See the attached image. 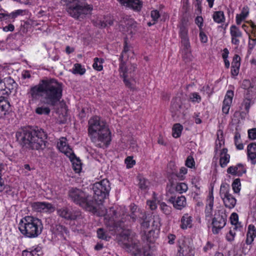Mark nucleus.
<instances>
[{
	"instance_id": "1",
	"label": "nucleus",
	"mask_w": 256,
	"mask_h": 256,
	"mask_svg": "<svg viewBox=\"0 0 256 256\" xmlns=\"http://www.w3.org/2000/svg\"><path fill=\"white\" fill-rule=\"evenodd\" d=\"M62 84L55 79L41 80L39 84L30 89L28 96L30 103L38 100L42 97V101L50 106H57L62 98Z\"/></svg>"
},
{
	"instance_id": "2",
	"label": "nucleus",
	"mask_w": 256,
	"mask_h": 256,
	"mask_svg": "<svg viewBox=\"0 0 256 256\" xmlns=\"http://www.w3.org/2000/svg\"><path fill=\"white\" fill-rule=\"evenodd\" d=\"M17 141L23 147L32 150H44L46 146V135L42 129L38 128H26L16 132Z\"/></svg>"
},
{
	"instance_id": "3",
	"label": "nucleus",
	"mask_w": 256,
	"mask_h": 256,
	"mask_svg": "<svg viewBox=\"0 0 256 256\" xmlns=\"http://www.w3.org/2000/svg\"><path fill=\"white\" fill-rule=\"evenodd\" d=\"M88 134L92 142L98 148L107 147L111 141L110 132L105 122L94 116L88 122Z\"/></svg>"
},
{
	"instance_id": "4",
	"label": "nucleus",
	"mask_w": 256,
	"mask_h": 256,
	"mask_svg": "<svg viewBox=\"0 0 256 256\" xmlns=\"http://www.w3.org/2000/svg\"><path fill=\"white\" fill-rule=\"evenodd\" d=\"M87 0H61V4L66 7L68 14L73 18L78 20L84 18L90 14L93 10V6L88 4Z\"/></svg>"
},
{
	"instance_id": "5",
	"label": "nucleus",
	"mask_w": 256,
	"mask_h": 256,
	"mask_svg": "<svg viewBox=\"0 0 256 256\" xmlns=\"http://www.w3.org/2000/svg\"><path fill=\"white\" fill-rule=\"evenodd\" d=\"M18 229L26 237L35 238L42 233L43 224L40 219L31 216H26L20 220Z\"/></svg>"
},
{
	"instance_id": "6",
	"label": "nucleus",
	"mask_w": 256,
	"mask_h": 256,
	"mask_svg": "<svg viewBox=\"0 0 256 256\" xmlns=\"http://www.w3.org/2000/svg\"><path fill=\"white\" fill-rule=\"evenodd\" d=\"M69 198L76 204H78L86 210L92 213L97 212L95 206V201H94L91 196L87 194L82 189L76 188H71L68 192Z\"/></svg>"
},
{
	"instance_id": "7",
	"label": "nucleus",
	"mask_w": 256,
	"mask_h": 256,
	"mask_svg": "<svg viewBox=\"0 0 256 256\" xmlns=\"http://www.w3.org/2000/svg\"><path fill=\"white\" fill-rule=\"evenodd\" d=\"M92 190L94 194L92 200L95 201V206L96 207V204H102L108 195L110 190V182L107 180H103L94 184Z\"/></svg>"
},
{
	"instance_id": "8",
	"label": "nucleus",
	"mask_w": 256,
	"mask_h": 256,
	"mask_svg": "<svg viewBox=\"0 0 256 256\" xmlns=\"http://www.w3.org/2000/svg\"><path fill=\"white\" fill-rule=\"evenodd\" d=\"M112 212V215L111 214H106L105 217V224L109 228L110 230H113L116 228H120L121 229H124L129 226V223H126V220H124V218H122L119 222H116L114 216H116V212L114 210L110 208V212Z\"/></svg>"
},
{
	"instance_id": "9",
	"label": "nucleus",
	"mask_w": 256,
	"mask_h": 256,
	"mask_svg": "<svg viewBox=\"0 0 256 256\" xmlns=\"http://www.w3.org/2000/svg\"><path fill=\"white\" fill-rule=\"evenodd\" d=\"M230 188L228 185L222 184L220 188V194L222 199L226 207L232 208L236 204V199L229 192Z\"/></svg>"
},
{
	"instance_id": "10",
	"label": "nucleus",
	"mask_w": 256,
	"mask_h": 256,
	"mask_svg": "<svg viewBox=\"0 0 256 256\" xmlns=\"http://www.w3.org/2000/svg\"><path fill=\"white\" fill-rule=\"evenodd\" d=\"M179 35L182 39V43L184 46V48L187 52L190 48V44L188 37V20L185 18H182L178 25Z\"/></svg>"
},
{
	"instance_id": "11",
	"label": "nucleus",
	"mask_w": 256,
	"mask_h": 256,
	"mask_svg": "<svg viewBox=\"0 0 256 256\" xmlns=\"http://www.w3.org/2000/svg\"><path fill=\"white\" fill-rule=\"evenodd\" d=\"M58 214L67 220H75L81 216L80 212L67 207H63L57 210Z\"/></svg>"
},
{
	"instance_id": "12",
	"label": "nucleus",
	"mask_w": 256,
	"mask_h": 256,
	"mask_svg": "<svg viewBox=\"0 0 256 256\" xmlns=\"http://www.w3.org/2000/svg\"><path fill=\"white\" fill-rule=\"evenodd\" d=\"M31 206L38 212L52 213L55 210V207L52 204L46 202H34L31 203Z\"/></svg>"
},
{
	"instance_id": "13",
	"label": "nucleus",
	"mask_w": 256,
	"mask_h": 256,
	"mask_svg": "<svg viewBox=\"0 0 256 256\" xmlns=\"http://www.w3.org/2000/svg\"><path fill=\"white\" fill-rule=\"evenodd\" d=\"M123 248L136 256L140 255L142 252L140 243L135 238L130 243H125V246Z\"/></svg>"
},
{
	"instance_id": "14",
	"label": "nucleus",
	"mask_w": 256,
	"mask_h": 256,
	"mask_svg": "<svg viewBox=\"0 0 256 256\" xmlns=\"http://www.w3.org/2000/svg\"><path fill=\"white\" fill-rule=\"evenodd\" d=\"M226 224V219L225 217L222 215H217L212 219V232L214 234H218L220 230L223 228Z\"/></svg>"
},
{
	"instance_id": "15",
	"label": "nucleus",
	"mask_w": 256,
	"mask_h": 256,
	"mask_svg": "<svg viewBox=\"0 0 256 256\" xmlns=\"http://www.w3.org/2000/svg\"><path fill=\"white\" fill-rule=\"evenodd\" d=\"M168 200L173 204L174 208L180 210H182L186 204V198L183 196L177 198L171 196Z\"/></svg>"
},
{
	"instance_id": "16",
	"label": "nucleus",
	"mask_w": 256,
	"mask_h": 256,
	"mask_svg": "<svg viewBox=\"0 0 256 256\" xmlns=\"http://www.w3.org/2000/svg\"><path fill=\"white\" fill-rule=\"evenodd\" d=\"M134 234L132 233L130 230H123L119 234L118 240L122 242V248L125 246V243H130V241L134 238Z\"/></svg>"
},
{
	"instance_id": "17",
	"label": "nucleus",
	"mask_w": 256,
	"mask_h": 256,
	"mask_svg": "<svg viewBox=\"0 0 256 256\" xmlns=\"http://www.w3.org/2000/svg\"><path fill=\"white\" fill-rule=\"evenodd\" d=\"M122 5L130 8L134 10H140L142 3L140 0H118Z\"/></svg>"
},
{
	"instance_id": "18",
	"label": "nucleus",
	"mask_w": 256,
	"mask_h": 256,
	"mask_svg": "<svg viewBox=\"0 0 256 256\" xmlns=\"http://www.w3.org/2000/svg\"><path fill=\"white\" fill-rule=\"evenodd\" d=\"M58 148L60 150L64 153L67 156L73 152L69 146L66 143V139L64 138H62L60 142L58 144Z\"/></svg>"
},
{
	"instance_id": "19",
	"label": "nucleus",
	"mask_w": 256,
	"mask_h": 256,
	"mask_svg": "<svg viewBox=\"0 0 256 256\" xmlns=\"http://www.w3.org/2000/svg\"><path fill=\"white\" fill-rule=\"evenodd\" d=\"M247 152L248 158L251 160L252 164L256 163V143L252 142L248 146Z\"/></svg>"
},
{
	"instance_id": "20",
	"label": "nucleus",
	"mask_w": 256,
	"mask_h": 256,
	"mask_svg": "<svg viewBox=\"0 0 256 256\" xmlns=\"http://www.w3.org/2000/svg\"><path fill=\"white\" fill-rule=\"evenodd\" d=\"M120 24L126 27L129 30H130L132 32V29L134 30L136 26V22L132 18H130L129 16H126L124 17L122 20L120 21Z\"/></svg>"
},
{
	"instance_id": "21",
	"label": "nucleus",
	"mask_w": 256,
	"mask_h": 256,
	"mask_svg": "<svg viewBox=\"0 0 256 256\" xmlns=\"http://www.w3.org/2000/svg\"><path fill=\"white\" fill-rule=\"evenodd\" d=\"M72 164L74 170L76 173H79L82 170V163L80 160L77 158L74 152L68 156Z\"/></svg>"
},
{
	"instance_id": "22",
	"label": "nucleus",
	"mask_w": 256,
	"mask_h": 256,
	"mask_svg": "<svg viewBox=\"0 0 256 256\" xmlns=\"http://www.w3.org/2000/svg\"><path fill=\"white\" fill-rule=\"evenodd\" d=\"M256 236V230L255 226L252 224L249 225L246 234V244H250L253 242Z\"/></svg>"
},
{
	"instance_id": "23",
	"label": "nucleus",
	"mask_w": 256,
	"mask_h": 256,
	"mask_svg": "<svg viewBox=\"0 0 256 256\" xmlns=\"http://www.w3.org/2000/svg\"><path fill=\"white\" fill-rule=\"evenodd\" d=\"M227 152V148H223L220 152V164L222 168L225 167L230 162V156Z\"/></svg>"
},
{
	"instance_id": "24",
	"label": "nucleus",
	"mask_w": 256,
	"mask_h": 256,
	"mask_svg": "<svg viewBox=\"0 0 256 256\" xmlns=\"http://www.w3.org/2000/svg\"><path fill=\"white\" fill-rule=\"evenodd\" d=\"M208 204L206 206L205 210L206 216V218H210L212 216V208L214 206V196L212 192L210 194L209 198L208 200Z\"/></svg>"
},
{
	"instance_id": "25",
	"label": "nucleus",
	"mask_w": 256,
	"mask_h": 256,
	"mask_svg": "<svg viewBox=\"0 0 256 256\" xmlns=\"http://www.w3.org/2000/svg\"><path fill=\"white\" fill-rule=\"evenodd\" d=\"M136 210V206H133L131 208V214L130 215H126L122 218H124V220H126V224L127 222L129 223V226L130 225L132 222H134L136 220L138 213Z\"/></svg>"
},
{
	"instance_id": "26",
	"label": "nucleus",
	"mask_w": 256,
	"mask_h": 256,
	"mask_svg": "<svg viewBox=\"0 0 256 256\" xmlns=\"http://www.w3.org/2000/svg\"><path fill=\"white\" fill-rule=\"evenodd\" d=\"M120 74H121V76L123 78L124 82L126 86L128 87L130 86V83L129 82V80L127 79V78L129 76V75L128 74V72L126 70V66L124 64H120Z\"/></svg>"
},
{
	"instance_id": "27",
	"label": "nucleus",
	"mask_w": 256,
	"mask_h": 256,
	"mask_svg": "<svg viewBox=\"0 0 256 256\" xmlns=\"http://www.w3.org/2000/svg\"><path fill=\"white\" fill-rule=\"evenodd\" d=\"M192 218L188 214H185L181 218L180 228L182 229H186L192 226Z\"/></svg>"
},
{
	"instance_id": "28",
	"label": "nucleus",
	"mask_w": 256,
	"mask_h": 256,
	"mask_svg": "<svg viewBox=\"0 0 256 256\" xmlns=\"http://www.w3.org/2000/svg\"><path fill=\"white\" fill-rule=\"evenodd\" d=\"M4 82L5 84L6 88L10 91L16 88L17 84L10 77L5 78Z\"/></svg>"
},
{
	"instance_id": "29",
	"label": "nucleus",
	"mask_w": 256,
	"mask_h": 256,
	"mask_svg": "<svg viewBox=\"0 0 256 256\" xmlns=\"http://www.w3.org/2000/svg\"><path fill=\"white\" fill-rule=\"evenodd\" d=\"M182 128V126L180 124H174L172 128V136L175 138H179Z\"/></svg>"
},
{
	"instance_id": "30",
	"label": "nucleus",
	"mask_w": 256,
	"mask_h": 256,
	"mask_svg": "<svg viewBox=\"0 0 256 256\" xmlns=\"http://www.w3.org/2000/svg\"><path fill=\"white\" fill-rule=\"evenodd\" d=\"M213 18L214 22L217 23H221L224 20V14L222 11H218L214 12Z\"/></svg>"
},
{
	"instance_id": "31",
	"label": "nucleus",
	"mask_w": 256,
	"mask_h": 256,
	"mask_svg": "<svg viewBox=\"0 0 256 256\" xmlns=\"http://www.w3.org/2000/svg\"><path fill=\"white\" fill-rule=\"evenodd\" d=\"M98 237L100 239L109 240L110 236H108L106 232L103 228H99L97 230Z\"/></svg>"
},
{
	"instance_id": "32",
	"label": "nucleus",
	"mask_w": 256,
	"mask_h": 256,
	"mask_svg": "<svg viewBox=\"0 0 256 256\" xmlns=\"http://www.w3.org/2000/svg\"><path fill=\"white\" fill-rule=\"evenodd\" d=\"M139 187L140 188L143 190H146L150 186V182L146 179L144 178L139 176Z\"/></svg>"
},
{
	"instance_id": "33",
	"label": "nucleus",
	"mask_w": 256,
	"mask_h": 256,
	"mask_svg": "<svg viewBox=\"0 0 256 256\" xmlns=\"http://www.w3.org/2000/svg\"><path fill=\"white\" fill-rule=\"evenodd\" d=\"M234 144L236 146V148L238 150H242L244 149V145L243 144L240 142V134L236 132H235L234 137Z\"/></svg>"
},
{
	"instance_id": "34",
	"label": "nucleus",
	"mask_w": 256,
	"mask_h": 256,
	"mask_svg": "<svg viewBox=\"0 0 256 256\" xmlns=\"http://www.w3.org/2000/svg\"><path fill=\"white\" fill-rule=\"evenodd\" d=\"M10 108V104L3 98H0V113L8 111ZM2 114H0V115Z\"/></svg>"
},
{
	"instance_id": "35",
	"label": "nucleus",
	"mask_w": 256,
	"mask_h": 256,
	"mask_svg": "<svg viewBox=\"0 0 256 256\" xmlns=\"http://www.w3.org/2000/svg\"><path fill=\"white\" fill-rule=\"evenodd\" d=\"M104 62V59L96 58H94V63L92 66L96 70L100 71L102 70V64Z\"/></svg>"
},
{
	"instance_id": "36",
	"label": "nucleus",
	"mask_w": 256,
	"mask_h": 256,
	"mask_svg": "<svg viewBox=\"0 0 256 256\" xmlns=\"http://www.w3.org/2000/svg\"><path fill=\"white\" fill-rule=\"evenodd\" d=\"M54 228L57 234H60L62 236L64 234H67L68 233V228L61 224H56Z\"/></svg>"
},
{
	"instance_id": "37",
	"label": "nucleus",
	"mask_w": 256,
	"mask_h": 256,
	"mask_svg": "<svg viewBox=\"0 0 256 256\" xmlns=\"http://www.w3.org/2000/svg\"><path fill=\"white\" fill-rule=\"evenodd\" d=\"M230 33L232 36L241 38L242 33L236 26L232 25L230 28Z\"/></svg>"
},
{
	"instance_id": "38",
	"label": "nucleus",
	"mask_w": 256,
	"mask_h": 256,
	"mask_svg": "<svg viewBox=\"0 0 256 256\" xmlns=\"http://www.w3.org/2000/svg\"><path fill=\"white\" fill-rule=\"evenodd\" d=\"M129 47L128 46L127 43L125 42L124 50L120 56L119 60L120 61V64H124L126 66L125 62L124 61V57L126 56L127 52L129 51Z\"/></svg>"
},
{
	"instance_id": "39",
	"label": "nucleus",
	"mask_w": 256,
	"mask_h": 256,
	"mask_svg": "<svg viewBox=\"0 0 256 256\" xmlns=\"http://www.w3.org/2000/svg\"><path fill=\"white\" fill-rule=\"evenodd\" d=\"M188 188L187 184L184 182L178 183L175 186L176 191L180 194L186 192Z\"/></svg>"
},
{
	"instance_id": "40",
	"label": "nucleus",
	"mask_w": 256,
	"mask_h": 256,
	"mask_svg": "<svg viewBox=\"0 0 256 256\" xmlns=\"http://www.w3.org/2000/svg\"><path fill=\"white\" fill-rule=\"evenodd\" d=\"M38 114H48L50 112V108L46 106H38L35 110Z\"/></svg>"
},
{
	"instance_id": "41",
	"label": "nucleus",
	"mask_w": 256,
	"mask_h": 256,
	"mask_svg": "<svg viewBox=\"0 0 256 256\" xmlns=\"http://www.w3.org/2000/svg\"><path fill=\"white\" fill-rule=\"evenodd\" d=\"M86 72V69L82 67L80 64H76L74 65L72 72L74 74H84Z\"/></svg>"
},
{
	"instance_id": "42",
	"label": "nucleus",
	"mask_w": 256,
	"mask_h": 256,
	"mask_svg": "<svg viewBox=\"0 0 256 256\" xmlns=\"http://www.w3.org/2000/svg\"><path fill=\"white\" fill-rule=\"evenodd\" d=\"M238 168L236 166H230L227 170V172L228 174H230L234 175H238V176H241L242 174H244V171L238 172Z\"/></svg>"
},
{
	"instance_id": "43",
	"label": "nucleus",
	"mask_w": 256,
	"mask_h": 256,
	"mask_svg": "<svg viewBox=\"0 0 256 256\" xmlns=\"http://www.w3.org/2000/svg\"><path fill=\"white\" fill-rule=\"evenodd\" d=\"M240 178H236L234 180L232 184V189L235 193H238L240 190Z\"/></svg>"
},
{
	"instance_id": "44",
	"label": "nucleus",
	"mask_w": 256,
	"mask_h": 256,
	"mask_svg": "<svg viewBox=\"0 0 256 256\" xmlns=\"http://www.w3.org/2000/svg\"><path fill=\"white\" fill-rule=\"evenodd\" d=\"M234 96V92L231 90H228L227 91L226 94L225 96L224 99V102H225L226 104H232V98Z\"/></svg>"
},
{
	"instance_id": "45",
	"label": "nucleus",
	"mask_w": 256,
	"mask_h": 256,
	"mask_svg": "<svg viewBox=\"0 0 256 256\" xmlns=\"http://www.w3.org/2000/svg\"><path fill=\"white\" fill-rule=\"evenodd\" d=\"M160 206L162 212L166 214H169L171 212V207L168 206L165 202H162L160 204Z\"/></svg>"
},
{
	"instance_id": "46",
	"label": "nucleus",
	"mask_w": 256,
	"mask_h": 256,
	"mask_svg": "<svg viewBox=\"0 0 256 256\" xmlns=\"http://www.w3.org/2000/svg\"><path fill=\"white\" fill-rule=\"evenodd\" d=\"M240 58L238 54H236L233 57L232 62V68H239L240 65Z\"/></svg>"
},
{
	"instance_id": "47",
	"label": "nucleus",
	"mask_w": 256,
	"mask_h": 256,
	"mask_svg": "<svg viewBox=\"0 0 256 256\" xmlns=\"http://www.w3.org/2000/svg\"><path fill=\"white\" fill-rule=\"evenodd\" d=\"M190 99L193 102L199 103L201 101V97L198 92H192L190 94Z\"/></svg>"
},
{
	"instance_id": "48",
	"label": "nucleus",
	"mask_w": 256,
	"mask_h": 256,
	"mask_svg": "<svg viewBox=\"0 0 256 256\" xmlns=\"http://www.w3.org/2000/svg\"><path fill=\"white\" fill-rule=\"evenodd\" d=\"M179 101L180 100L178 98L172 100V108L174 111L178 110L181 108V104Z\"/></svg>"
},
{
	"instance_id": "49",
	"label": "nucleus",
	"mask_w": 256,
	"mask_h": 256,
	"mask_svg": "<svg viewBox=\"0 0 256 256\" xmlns=\"http://www.w3.org/2000/svg\"><path fill=\"white\" fill-rule=\"evenodd\" d=\"M186 166L190 168H192L193 167H194L195 162L192 156H188L186 161Z\"/></svg>"
},
{
	"instance_id": "50",
	"label": "nucleus",
	"mask_w": 256,
	"mask_h": 256,
	"mask_svg": "<svg viewBox=\"0 0 256 256\" xmlns=\"http://www.w3.org/2000/svg\"><path fill=\"white\" fill-rule=\"evenodd\" d=\"M25 12V10H18L14 12H12V13L8 14L9 18H16L18 16L23 15L24 13Z\"/></svg>"
},
{
	"instance_id": "51",
	"label": "nucleus",
	"mask_w": 256,
	"mask_h": 256,
	"mask_svg": "<svg viewBox=\"0 0 256 256\" xmlns=\"http://www.w3.org/2000/svg\"><path fill=\"white\" fill-rule=\"evenodd\" d=\"M230 220L231 224L236 226L238 223V214L236 212H233L230 216Z\"/></svg>"
},
{
	"instance_id": "52",
	"label": "nucleus",
	"mask_w": 256,
	"mask_h": 256,
	"mask_svg": "<svg viewBox=\"0 0 256 256\" xmlns=\"http://www.w3.org/2000/svg\"><path fill=\"white\" fill-rule=\"evenodd\" d=\"M125 163L126 164V167L128 168H131L135 164V161L132 160L130 156H128L125 160Z\"/></svg>"
},
{
	"instance_id": "53",
	"label": "nucleus",
	"mask_w": 256,
	"mask_h": 256,
	"mask_svg": "<svg viewBox=\"0 0 256 256\" xmlns=\"http://www.w3.org/2000/svg\"><path fill=\"white\" fill-rule=\"evenodd\" d=\"M150 16L152 20L156 22L160 18V14L158 10H154L151 11Z\"/></svg>"
},
{
	"instance_id": "54",
	"label": "nucleus",
	"mask_w": 256,
	"mask_h": 256,
	"mask_svg": "<svg viewBox=\"0 0 256 256\" xmlns=\"http://www.w3.org/2000/svg\"><path fill=\"white\" fill-rule=\"evenodd\" d=\"M146 218H148L146 216V212H138L136 220H138L139 222H140V220L142 221Z\"/></svg>"
},
{
	"instance_id": "55",
	"label": "nucleus",
	"mask_w": 256,
	"mask_h": 256,
	"mask_svg": "<svg viewBox=\"0 0 256 256\" xmlns=\"http://www.w3.org/2000/svg\"><path fill=\"white\" fill-rule=\"evenodd\" d=\"M248 138L251 140L256 139V128H254L248 130Z\"/></svg>"
},
{
	"instance_id": "56",
	"label": "nucleus",
	"mask_w": 256,
	"mask_h": 256,
	"mask_svg": "<svg viewBox=\"0 0 256 256\" xmlns=\"http://www.w3.org/2000/svg\"><path fill=\"white\" fill-rule=\"evenodd\" d=\"M242 87L244 89H248L250 88H252L250 82L248 80H244L242 81Z\"/></svg>"
},
{
	"instance_id": "57",
	"label": "nucleus",
	"mask_w": 256,
	"mask_h": 256,
	"mask_svg": "<svg viewBox=\"0 0 256 256\" xmlns=\"http://www.w3.org/2000/svg\"><path fill=\"white\" fill-rule=\"evenodd\" d=\"M230 104H226L225 102H223L222 110L224 113L225 114H228V113Z\"/></svg>"
},
{
	"instance_id": "58",
	"label": "nucleus",
	"mask_w": 256,
	"mask_h": 256,
	"mask_svg": "<svg viewBox=\"0 0 256 256\" xmlns=\"http://www.w3.org/2000/svg\"><path fill=\"white\" fill-rule=\"evenodd\" d=\"M196 24L198 26L200 30L203 26V18L202 16H197L195 20Z\"/></svg>"
},
{
	"instance_id": "59",
	"label": "nucleus",
	"mask_w": 256,
	"mask_h": 256,
	"mask_svg": "<svg viewBox=\"0 0 256 256\" xmlns=\"http://www.w3.org/2000/svg\"><path fill=\"white\" fill-rule=\"evenodd\" d=\"M100 26L102 28H105L108 26H111L113 24V20H103L100 22Z\"/></svg>"
},
{
	"instance_id": "60",
	"label": "nucleus",
	"mask_w": 256,
	"mask_h": 256,
	"mask_svg": "<svg viewBox=\"0 0 256 256\" xmlns=\"http://www.w3.org/2000/svg\"><path fill=\"white\" fill-rule=\"evenodd\" d=\"M200 41L202 42L206 43L207 42L208 37L206 35L204 34V32L201 30H200Z\"/></svg>"
},
{
	"instance_id": "61",
	"label": "nucleus",
	"mask_w": 256,
	"mask_h": 256,
	"mask_svg": "<svg viewBox=\"0 0 256 256\" xmlns=\"http://www.w3.org/2000/svg\"><path fill=\"white\" fill-rule=\"evenodd\" d=\"M248 14V6L244 7L241 14H240L242 18H246Z\"/></svg>"
},
{
	"instance_id": "62",
	"label": "nucleus",
	"mask_w": 256,
	"mask_h": 256,
	"mask_svg": "<svg viewBox=\"0 0 256 256\" xmlns=\"http://www.w3.org/2000/svg\"><path fill=\"white\" fill-rule=\"evenodd\" d=\"M244 106V109L246 110L248 112L249 110V109L250 108V106H251V102H250V99H246V100L244 102V104H243Z\"/></svg>"
},
{
	"instance_id": "63",
	"label": "nucleus",
	"mask_w": 256,
	"mask_h": 256,
	"mask_svg": "<svg viewBox=\"0 0 256 256\" xmlns=\"http://www.w3.org/2000/svg\"><path fill=\"white\" fill-rule=\"evenodd\" d=\"M139 222L140 224L142 227L144 228H147L150 226L149 220H148V218L142 221L140 220V222Z\"/></svg>"
},
{
	"instance_id": "64",
	"label": "nucleus",
	"mask_w": 256,
	"mask_h": 256,
	"mask_svg": "<svg viewBox=\"0 0 256 256\" xmlns=\"http://www.w3.org/2000/svg\"><path fill=\"white\" fill-rule=\"evenodd\" d=\"M147 204L149 206L150 208L152 210H154L157 208V206L156 204V203L154 201L148 200L147 202Z\"/></svg>"
}]
</instances>
